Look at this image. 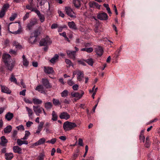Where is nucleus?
<instances>
[{"label": "nucleus", "mask_w": 160, "mask_h": 160, "mask_svg": "<svg viewBox=\"0 0 160 160\" xmlns=\"http://www.w3.org/2000/svg\"><path fill=\"white\" fill-rule=\"evenodd\" d=\"M9 53L12 54V56H14L17 54V52L12 49L10 50Z\"/></svg>", "instance_id": "obj_50"}, {"label": "nucleus", "mask_w": 160, "mask_h": 160, "mask_svg": "<svg viewBox=\"0 0 160 160\" xmlns=\"http://www.w3.org/2000/svg\"><path fill=\"white\" fill-rule=\"evenodd\" d=\"M46 139L44 138L40 139L38 141L35 143L33 144V145L35 146H37L41 145L43 144L45 142Z\"/></svg>", "instance_id": "obj_22"}, {"label": "nucleus", "mask_w": 160, "mask_h": 160, "mask_svg": "<svg viewBox=\"0 0 160 160\" xmlns=\"http://www.w3.org/2000/svg\"><path fill=\"white\" fill-rule=\"evenodd\" d=\"M69 57L72 58L73 60L76 59V51H72L67 50L66 51Z\"/></svg>", "instance_id": "obj_10"}, {"label": "nucleus", "mask_w": 160, "mask_h": 160, "mask_svg": "<svg viewBox=\"0 0 160 160\" xmlns=\"http://www.w3.org/2000/svg\"><path fill=\"white\" fill-rule=\"evenodd\" d=\"M32 101L34 104H40L42 102V100L36 98H33Z\"/></svg>", "instance_id": "obj_36"}, {"label": "nucleus", "mask_w": 160, "mask_h": 160, "mask_svg": "<svg viewBox=\"0 0 160 160\" xmlns=\"http://www.w3.org/2000/svg\"><path fill=\"white\" fill-rule=\"evenodd\" d=\"M32 2L30 3V4H28L26 6V8L29 10H30L32 12H36V10H38L36 8H34L32 5Z\"/></svg>", "instance_id": "obj_16"}, {"label": "nucleus", "mask_w": 160, "mask_h": 160, "mask_svg": "<svg viewBox=\"0 0 160 160\" xmlns=\"http://www.w3.org/2000/svg\"><path fill=\"white\" fill-rule=\"evenodd\" d=\"M16 128L18 129V130L24 131V127L22 125L17 126Z\"/></svg>", "instance_id": "obj_54"}, {"label": "nucleus", "mask_w": 160, "mask_h": 160, "mask_svg": "<svg viewBox=\"0 0 160 160\" xmlns=\"http://www.w3.org/2000/svg\"><path fill=\"white\" fill-rule=\"evenodd\" d=\"M52 41L48 36H46L45 38L42 39L40 41L39 45L40 46H45L49 45L52 43Z\"/></svg>", "instance_id": "obj_3"}, {"label": "nucleus", "mask_w": 160, "mask_h": 160, "mask_svg": "<svg viewBox=\"0 0 160 160\" xmlns=\"http://www.w3.org/2000/svg\"><path fill=\"white\" fill-rule=\"evenodd\" d=\"M1 142L0 145L2 146H6L8 142V140L6 139L4 136H2L0 138Z\"/></svg>", "instance_id": "obj_15"}, {"label": "nucleus", "mask_w": 160, "mask_h": 160, "mask_svg": "<svg viewBox=\"0 0 160 160\" xmlns=\"http://www.w3.org/2000/svg\"><path fill=\"white\" fill-rule=\"evenodd\" d=\"M68 84L70 86H72L74 84V82L72 80H69L67 82Z\"/></svg>", "instance_id": "obj_57"}, {"label": "nucleus", "mask_w": 160, "mask_h": 160, "mask_svg": "<svg viewBox=\"0 0 160 160\" xmlns=\"http://www.w3.org/2000/svg\"><path fill=\"white\" fill-rule=\"evenodd\" d=\"M85 62L88 63L89 65L92 66L93 64V60L92 58H90L86 60Z\"/></svg>", "instance_id": "obj_45"}, {"label": "nucleus", "mask_w": 160, "mask_h": 160, "mask_svg": "<svg viewBox=\"0 0 160 160\" xmlns=\"http://www.w3.org/2000/svg\"><path fill=\"white\" fill-rule=\"evenodd\" d=\"M65 62L68 65V67H70L71 66L73 67V65L72 62L68 59H66Z\"/></svg>", "instance_id": "obj_47"}, {"label": "nucleus", "mask_w": 160, "mask_h": 160, "mask_svg": "<svg viewBox=\"0 0 160 160\" xmlns=\"http://www.w3.org/2000/svg\"><path fill=\"white\" fill-rule=\"evenodd\" d=\"M53 103L55 106H58L61 105V103L58 99L53 98L52 100Z\"/></svg>", "instance_id": "obj_41"}, {"label": "nucleus", "mask_w": 160, "mask_h": 160, "mask_svg": "<svg viewBox=\"0 0 160 160\" xmlns=\"http://www.w3.org/2000/svg\"><path fill=\"white\" fill-rule=\"evenodd\" d=\"M81 92V94H80L78 92H72L71 93V95L72 97L77 98V99L78 100L82 98L84 94V92L83 91H82Z\"/></svg>", "instance_id": "obj_11"}, {"label": "nucleus", "mask_w": 160, "mask_h": 160, "mask_svg": "<svg viewBox=\"0 0 160 160\" xmlns=\"http://www.w3.org/2000/svg\"><path fill=\"white\" fill-rule=\"evenodd\" d=\"M9 80L11 82H13L16 84L18 85V83L16 78L14 76L13 74L11 75V77L9 78Z\"/></svg>", "instance_id": "obj_37"}, {"label": "nucleus", "mask_w": 160, "mask_h": 160, "mask_svg": "<svg viewBox=\"0 0 160 160\" xmlns=\"http://www.w3.org/2000/svg\"><path fill=\"white\" fill-rule=\"evenodd\" d=\"M76 127L77 125L75 123L68 121L65 122L63 124V128L65 131L72 130Z\"/></svg>", "instance_id": "obj_2"}, {"label": "nucleus", "mask_w": 160, "mask_h": 160, "mask_svg": "<svg viewBox=\"0 0 160 160\" xmlns=\"http://www.w3.org/2000/svg\"><path fill=\"white\" fill-rule=\"evenodd\" d=\"M26 108L27 111L28 112V116L29 118H32V116L33 114V112L32 110V109L28 107H26Z\"/></svg>", "instance_id": "obj_24"}, {"label": "nucleus", "mask_w": 160, "mask_h": 160, "mask_svg": "<svg viewBox=\"0 0 160 160\" xmlns=\"http://www.w3.org/2000/svg\"><path fill=\"white\" fill-rule=\"evenodd\" d=\"M78 86L77 84L74 85L72 87V89L74 90H78Z\"/></svg>", "instance_id": "obj_60"}, {"label": "nucleus", "mask_w": 160, "mask_h": 160, "mask_svg": "<svg viewBox=\"0 0 160 160\" xmlns=\"http://www.w3.org/2000/svg\"><path fill=\"white\" fill-rule=\"evenodd\" d=\"M12 127L10 125L8 126L4 129V132L5 133L10 132L12 130Z\"/></svg>", "instance_id": "obj_40"}, {"label": "nucleus", "mask_w": 160, "mask_h": 160, "mask_svg": "<svg viewBox=\"0 0 160 160\" xmlns=\"http://www.w3.org/2000/svg\"><path fill=\"white\" fill-rule=\"evenodd\" d=\"M33 124V122L31 121H28L26 123V126L28 127H29Z\"/></svg>", "instance_id": "obj_63"}, {"label": "nucleus", "mask_w": 160, "mask_h": 160, "mask_svg": "<svg viewBox=\"0 0 160 160\" xmlns=\"http://www.w3.org/2000/svg\"><path fill=\"white\" fill-rule=\"evenodd\" d=\"M93 49L92 48H84L81 49L82 51H85L88 53H90L93 51Z\"/></svg>", "instance_id": "obj_38"}, {"label": "nucleus", "mask_w": 160, "mask_h": 160, "mask_svg": "<svg viewBox=\"0 0 160 160\" xmlns=\"http://www.w3.org/2000/svg\"><path fill=\"white\" fill-rule=\"evenodd\" d=\"M37 23V20L36 18H33L30 20L28 24L27 28L29 30L32 29V27Z\"/></svg>", "instance_id": "obj_6"}, {"label": "nucleus", "mask_w": 160, "mask_h": 160, "mask_svg": "<svg viewBox=\"0 0 160 160\" xmlns=\"http://www.w3.org/2000/svg\"><path fill=\"white\" fill-rule=\"evenodd\" d=\"M22 27L21 25V24L20 23H19V27L18 28V30L15 31H14L13 32H11V33L12 34H20L22 32Z\"/></svg>", "instance_id": "obj_32"}, {"label": "nucleus", "mask_w": 160, "mask_h": 160, "mask_svg": "<svg viewBox=\"0 0 160 160\" xmlns=\"http://www.w3.org/2000/svg\"><path fill=\"white\" fill-rule=\"evenodd\" d=\"M13 114L12 113L8 112L5 115V118L8 121H10L13 118Z\"/></svg>", "instance_id": "obj_20"}, {"label": "nucleus", "mask_w": 160, "mask_h": 160, "mask_svg": "<svg viewBox=\"0 0 160 160\" xmlns=\"http://www.w3.org/2000/svg\"><path fill=\"white\" fill-rule=\"evenodd\" d=\"M45 155L44 154L41 153L38 156V160H44Z\"/></svg>", "instance_id": "obj_49"}, {"label": "nucleus", "mask_w": 160, "mask_h": 160, "mask_svg": "<svg viewBox=\"0 0 160 160\" xmlns=\"http://www.w3.org/2000/svg\"><path fill=\"white\" fill-rule=\"evenodd\" d=\"M94 30L96 33H99L100 32V31L99 30L98 27L97 26L95 27Z\"/></svg>", "instance_id": "obj_56"}, {"label": "nucleus", "mask_w": 160, "mask_h": 160, "mask_svg": "<svg viewBox=\"0 0 160 160\" xmlns=\"http://www.w3.org/2000/svg\"><path fill=\"white\" fill-rule=\"evenodd\" d=\"M91 46V44L89 43H85L84 44V46L85 47V48H90Z\"/></svg>", "instance_id": "obj_62"}, {"label": "nucleus", "mask_w": 160, "mask_h": 160, "mask_svg": "<svg viewBox=\"0 0 160 160\" xmlns=\"http://www.w3.org/2000/svg\"><path fill=\"white\" fill-rule=\"evenodd\" d=\"M29 16V14L28 12H27L24 16L23 18V21H25L28 18Z\"/></svg>", "instance_id": "obj_55"}, {"label": "nucleus", "mask_w": 160, "mask_h": 160, "mask_svg": "<svg viewBox=\"0 0 160 160\" xmlns=\"http://www.w3.org/2000/svg\"><path fill=\"white\" fill-rule=\"evenodd\" d=\"M5 158L7 160H11L13 157L12 153H7L5 154Z\"/></svg>", "instance_id": "obj_30"}, {"label": "nucleus", "mask_w": 160, "mask_h": 160, "mask_svg": "<svg viewBox=\"0 0 160 160\" xmlns=\"http://www.w3.org/2000/svg\"><path fill=\"white\" fill-rule=\"evenodd\" d=\"M36 13L39 19L41 22H42L45 21V17L44 15L41 14L40 12L38 10H36Z\"/></svg>", "instance_id": "obj_19"}, {"label": "nucleus", "mask_w": 160, "mask_h": 160, "mask_svg": "<svg viewBox=\"0 0 160 160\" xmlns=\"http://www.w3.org/2000/svg\"><path fill=\"white\" fill-rule=\"evenodd\" d=\"M1 87V92L4 93H6L8 94H10L11 93V91L9 89V88L5 86L2 85H0Z\"/></svg>", "instance_id": "obj_12"}, {"label": "nucleus", "mask_w": 160, "mask_h": 160, "mask_svg": "<svg viewBox=\"0 0 160 160\" xmlns=\"http://www.w3.org/2000/svg\"><path fill=\"white\" fill-rule=\"evenodd\" d=\"M17 134V131L16 130H14L12 132V138L13 139L16 140L17 139L16 135Z\"/></svg>", "instance_id": "obj_46"}, {"label": "nucleus", "mask_w": 160, "mask_h": 160, "mask_svg": "<svg viewBox=\"0 0 160 160\" xmlns=\"http://www.w3.org/2000/svg\"><path fill=\"white\" fill-rule=\"evenodd\" d=\"M98 19L101 20H107L108 19L107 14L105 12H101L99 13L97 15Z\"/></svg>", "instance_id": "obj_9"}, {"label": "nucleus", "mask_w": 160, "mask_h": 160, "mask_svg": "<svg viewBox=\"0 0 160 160\" xmlns=\"http://www.w3.org/2000/svg\"><path fill=\"white\" fill-rule=\"evenodd\" d=\"M13 45L16 48L19 49H21L22 47L18 42L14 41L13 42Z\"/></svg>", "instance_id": "obj_44"}, {"label": "nucleus", "mask_w": 160, "mask_h": 160, "mask_svg": "<svg viewBox=\"0 0 160 160\" xmlns=\"http://www.w3.org/2000/svg\"><path fill=\"white\" fill-rule=\"evenodd\" d=\"M50 143L52 144H54L56 141V138H53L50 140Z\"/></svg>", "instance_id": "obj_64"}, {"label": "nucleus", "mask_w": 160, "mask_h": 160, "mask_svg": "<svg viewBox=\"0 0 160 160\" xmlns=\"http://www.w3.org/2000/svg\"><path fill=\"white\" fill-rule=\"evenodd\" d=\"M40 32L39 30L37 29L34 31L32 32L31 33L30 35L33 36L34 37L37 38L40 35Z\"/></svg>", "instance_id": "obj_27"}, {"label": "nucleus", "mask_w": 160, "mask_h": 160, "mask_svg": "<svg viewBox=\"0 0 160 160\" xmlns=\"http://www.w3.org/2000/svg\"><path fill=\"white\" fill-rule=\"evenodd\" d=\"M52 119L53 121H56L57 120L58 116L56 112L54 111H53L52 114Z\"/></svg>", "instance_id": "obj_43"}, {"label": "nucleus", "mask_w": 160, "mask_h": 160, "mask_svg": "<svg viewBox=\"0 0 160 160\" xmlns=\"http://www.w3.org/2000/svg\"><path fill=\"white\" fill-rule=\"evenodd\" d=\"M44 124V123L42 122H40L38 126V129L36 132V133L39 134Z\"/></svg>", "instance_id": "obj_28"}, {"label": "nucleus", "mask_w": 160, "mask_h": 160, "mask_svg": "<svg viewBox=\"0 0 160 160\" xmlns=\"http://www.w3.org/2000/svg\"><path fill=\"white\" fill-rule=\"evenodd\" d=\"M22 140L21 138V139H18L17 140V143L19 146H21L23 144L27 145L28 143V142L27 141L23 140L22 141Z\"/></svg>", "instance_id": "obj_29"}, {"label": "nucleus", "mask_w": 160, "mask_h": 160, "mask_svg": "<svg viewBox=\"0 0 160 160\" xmlns=\"http://www.w3.org/2000/svg\"><path fill=\"white\" fill-rule=\"evenodd\" d=\"M89 7L90 8H99L100 7V5L98 3L92 1L91 2L89 3Z\"/></svg>", "instance_id": "obj_21"}, {"label": "nucleus", "mask_w": 160, "mask_h": 160, "mask_svg": "<svg viewBox=\"0 0 160 160\" xmlns=\"http://www.w3.org/2000/svg\"><path fill=\"white\" fill-rule=\"evenodd\" d=\"M42 108L40 107L39 106H33V110L35 113L38 116H39V114L42 112Z\"/></svg>", "instance_id": "obj_7"}, {"label": "nucleus", "mask_w": 160, "mask_h": 160, "mask_svg": "<svg viewBox=\"0 0 160 160\" xmlns=\"http://www.w3.org/2000/svg\"><path fill=\"white\" fill-rule=\"evenodd\" d=\"M13 150L15 153L20 154L22 153V149L18 146L13 147Z\"/></svg>", "instance_id": "obj_23"}, {"label": "nucleus", "mask_w": 160, "mask_h": 160, "mask_svg": "<svg viewBox=\"0 0 160 160\" xmlns=\"http://www.w3.org/2000/svg\"><path fill=\"white\" fill-rule=\"evenodd\" d=\"M2 58L8 69L11 71L14 66L15 62L12 61L11 56L8 54H4L2 55Z\"/></svg>", "instance_id": "obj_1"}, {"label": "nucleus", "mask_w": 160, "mask_h": 160, "mask_svg": "<svg viewBox=\"0 0 160 160\" xmlns=\"http://www.w3.org/2000/svg\"><path fill=\"white\" fill-rule=\"evenodd\" d=\"M95 51L97 54L99 56H101L103 52V48L101 46H98L95 48Z\"/></svg>", "instance_id": "obj_8"}, {"label": "nucleus", "mask_w": 160, "mask_h": 160, "mask_svg": "<svg viewBox=\"0 0 160 160\" xmlns=\"http://www.w3.org/2000/svg\"><path fill=\"white\" fill-rule=\"evenodd\" d=\"M44 71L45 73L48 74H52L54 72L53 68L50 67H44Z\"/></svg>", "instance_id": "obj_13"}, {"label": "nucleus", "mask_w": 160, "mask_h": 160, "mask_svg": "<svg viewBox=\"0 0 160 160\" xmlns=\"http://www.w3.org/2000/svg\"><path fill=\"white\" fill-rule=\"evenodd\" d=\"M10 7V5L8 3L4 4L1 10L0 11V18H2L4 17L6 12Z\"/></svg>", "instance_id": "obj_4"}, {"label": "nucleus", "mask_w": 160, "mask_h": 160, "mask_svg": "<svg viewBox=\"0 0 160 160\" xmlns=\"http://www.w3.org/2000/svg\"><path fill=\"white\" fill-rule=\"evenodd\" d=\"M82 0H73V4L76 8H78L81 7V1Z\"/></svg>", "instance_id": "obj_25"}, {"label": "nucleus", "mask_w": 160, "mask_h": 160, "mask_svg": "<svg viewBox=\"0 0 160 160\" xmlns=\"http://www.w3.org/2000/svg\"><path fill=\"white\" fill-rule=\"evenodd\" d=\"M59 117L61 119L68 120L70 118V116L67 112H63L60 114Z\"/></svg>", "instance_id": "obj_14"}, {"label": "nucleus", "mask_w": 160, "mask_h": 160, "mask_svg": "<svg viewBox=\"0 0 160 160\" xmlns=\"http://www.w3.org/2000/svg\"><path fill=\"white\" fill-rule=\"evenodd\" d=\"M121 50L120 49H118L116 51L115 53L116 58H117L119 55V53L121 52Z\"/></svg>", "instance_id": "obj_61"}, {"label": "nucleus", "mask_w": 160, "mask_h": 160, "mask_svg": "<svg viewBox=\"0 0 160 160\" xmlns=\"http://www.w3.org/2000/svg\"><path fill=\"white\" fill-rule=\"evenodd\" d=\"M58 58L59 56L58 55L56 54L51 59L50 61L52 63L54 64L58 60Z\"/></svg>", "instance_id": "obj_33"}, {"label": "nucleus", "mask_w": 160, "mask_h": 160, "mask_svg": "<svg viewBox=\"0 0 160 160\" xmlns=\"http://www.w3.org/2000/svg\"><path fill=\"white\" fill-rule=\"evenodd\" d=\"M84 77L83 72L79 70H78L77 79L79 81H81L82 80V78Z\"/></svg>", "instance_id": "obj_18"}, {"label": "nucleus", "mask_w": 160, "mask_h": 160, "mask_svg": "<svg viewBox=\"0 0 160 160\" xmlns=\"http://www.w3.org/2000/svg\"><path fill=\"white\" fill-rule=\"evenodd\" d=\"M78 144L80 146H83V141L82 138H79L78 140Z\"/></svg>", "instance_id": "obj_58"}, {"label": "nucleus", "mask_w": 160, "mask_h": 160, "mask_svg": "<svg viewBox=\"0 0 160 160\" xmlns=\"http://www.w3.org/2000/svg\"><path fill=\"white\" fill-rule=\"evenodd\" d=\"M17 16V14L15 13L12 15L9 18V20L10 21H13L15 19Z\"/></svg>", "instance_id": "obj_53"}, {"label": "nucleus", "mask_w": 160, "mask_h": 160, "mask_svg": "<svg viewBox=\"0 0 160 160\" xmlns=\"http://www.w3.org/2000/svg\"><path fill=\"white\" fill-rule=\"evenodd\" d=\"M52 107V104L51 102H48L44 103V107L47 110L50 109Z\"/></svg>", "instance_id": "obj_34"}, {"label": "nucleus", "mask_w": 160, "mask_h": 160, "mask_svg": "<svg viewBox=\"0 0 160 160\" xmlns=\"http://www.w3.org/2000/svg\"><path fill=\"white\" fill-rule=\"evenodd\" d=\"M68 25L70 28L72 29L76 30L77 28L75 23L73 21L69 22L68 23Z\"/></svg>", "instance_id": "obj_26"}, {"label": "nucleus", "mask_w": 160, "mask_h": 160, "mask_svg": "<svg viewBox=\"0 0 160 160\" xmlns=\"http://www.w3.org/2000/svg\"><path fill=\"white\" fill-rule=\"evenodd\" d=\"M35 90L42 93L44 92V88L42 85H39L37 86Z\"/></svg>", "instance_id": "obj_35"}, {"label": "nucleus", "mask_w": 160, "mask_h": 160, "mask_svg": "<svg viewBox=\"0 0 160 160\" xmlns=\"http://www.w3.org/2000/svg\"><path fill=\"white\" fill-rule=\"evenodd\" d=\"M139 138L141 142H144L145 139V137L143 134H140L139 136Z\"/></svg>", "instance_id": "obj_52"}, {"label": "nucleus", "mask_w": 160, "mask_h": 160, "mask_svg": "<svg viewBox=\"0 0 160 160\" xmlns=\"http://www.w3.org/2000/svg\"><path fill=\"white\" fill-rule=\"evenodd\" d=\"M58 28V25L57 24H53L51 26V28L52 29H55Z\"/></svg>", "instance_id": "obj_59"}, {"label": "nucleus", "mask_w": 160, "mask_h": 160, "mask_svg": "<svg viewBox=\"0 0 160 160\" xmlns=\"http://www.w3.org/2000/svg\"><path fill=\"white\" fill-rule=\"evenodd\" d=\"M23 65L25 67H27L29 65V62L24 55L22 56Z\"/></svg>", "instance_id": "obj_31"}, {"label": "nucleus", "mask_w": 160, "mask_h": 160, "mask_svg": "<svg viewBox=\"0 0 160 160\" xmlns=\"http://www.w3.org/2000/svg\"><path fill=\"white\" fill-rule=\"evenodd\" d=\"M65 10L67 14L71 18H76L75 13L72 9L69 7H66Z\"/></svg>", "instance_id": "obj_5"}, {"label": "nucleus", "mask_w": 160, "mask_h": 160, "mask_svg": "<svg viewBox=\"0 0 160 160\" xmlns=\"http://www.w3.org/2000/svg\"><path fill=\"white\" fill-rule=\"evenodd\" d=\"M68 94V91L67 90H64L61 93L62 97H66Z\"/></svg>", "instance_id": "obj_48"}, {"label": "nucleus", "mask_w": 160, "mask_h": 160, "mask_svg": "<svg viewBox=\"0 0 160 160\" xmlns=\"http://www.w3.org/2000/svg\"><path fill=\"white\" fill-rule=\"evenodd\" d=\"M42 83L43 85L46 88H48L50 87V84L47 79L42 78Z\"/></svg>", "instance_id": "obj_17"}, {"label": "nucleus", "mask_w": 160, "mask_h": 160, "mask_svg": "<svg viewBox=\"0 0 160 160\" xmlns=\"http://www.w3.org/2000/svg\"><path fill=\"white\" fill-rule=\"evenodd\" d=\"M37 39L36 38L31 35L29 39V42L31 43H34L37 41Z\"/></svg>", "instance_id": "obj_39"}, {"label": "nucleus", "mask_w": 160, "mask_h": 160, "mask_svg": "<svg viewBox=\"0 0 160 160\" xmlns=\"http://www.w3.org/2000/svg\"><path fill=\"white\" fill-rule=\"evenodd\" d=\"M30 132L29 131H25V136L22 138V139L24 140H27L28 138V136L30 135Z\"/></svg>", "instance_id": "obj_42"}, {"label": "nucleus", "mask_w": 160, "mask_h": 160, "mask_svg": "<svg viewBox=\"0 0 160 160\" xmlns=\"http://www.w3.org/2000/svg\"><path fill=\"white\" fill-rule=\"evenodd\" d=\"M85 61V60H78V62L79 64H82L84 66H85L86 64L85 63V62H86Z\"/></svg>", "instance_id": "obj_51"}]
</instances>
